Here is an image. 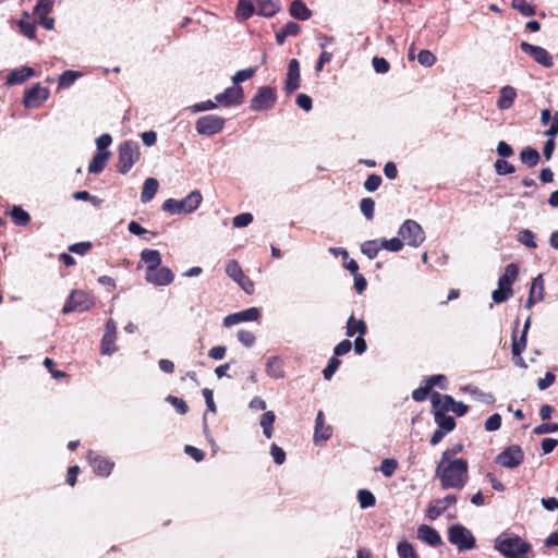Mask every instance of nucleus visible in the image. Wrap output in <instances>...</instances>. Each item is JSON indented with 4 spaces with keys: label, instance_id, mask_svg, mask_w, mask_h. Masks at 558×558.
<instances>
[{
    "label": "nucleus",
    "instance_id": "f257e3e1",
    "mask_svg": "<svg viewBox=\"0 0 558 558\" xmlns=\"http://www.w3.org/2000/svg\"><path fill=\"white\" fill-rule=\"evenodd\" d=\"M435 475L440 481L442 489H462L468 483L469 463L462 458L453 461L439 460Z\"/></svg>",
    "mask_w": 558,
    "mask_h": 558
},
{
    "label": "nucleus",
    "instance_id": "f03ea898",
    "mask_svg": "<svg viewBox=\"0 0 558 558\" xmlns=\"http://www.w3.org/2000/svg\"><path fill=\"white\" fill-rule=\"evenodd\" d=\"M494 548L504 558H527L532 545L515 534L502 533L496 537Z\"/></svg>",
    "mask_w": 558,
    "mask_h": 558
},
{
    "label": "nucleus",
    "instance_id": "7ed1b4c3",
    "mask_svg": "<svg viewBox=\"0 0 558 558\" xmlns=\"http://www.w3.org/2000/svg\"><path fill=\"white\" fill-rule=\"evenodd\" d=\"M203 201L198 190L192 191L182 199L168 198L162 204V210L171 215L190 214L196 210Z\"/></svg>",
    "mask_w": 558,
    "mask_h": 558
},
{
    "label": "nucleus",
    "instance_id": "20e7f679",
    "mask_svg": "<svg viewBox=\"0 0 558 558\" xmlns=\"http://www.w3.org/2000/svg\"><path fill=\"white\" fill-rule=\"evenodd\" d=\"M140 156V145L137 142L132 140L122 142L118 149V172L121 174H126L138 161Z\"/></svg>",
    "mask_w": 558,
    "mask_h": 558
},
{
    "label": "nucleus",
    "instance_id": "39448f33",
    "mask_svg": "<svg viewBox=\"0 0 558 558\" xmlns=\"http://www.w3.org/2000/svg\"><path fill=\"white\" fill-rule=\"evenodd\" d=\"M398 235L404 244L411 247H418L426 239L425 231L422 226L413 220L407 219L399 227Z\"/></svg>",
    "mask_w": 558,
    "mask_h": 558
},
{
    "label": "nucleus",
    "instance_id": "423d86ee",
    "mask_svg": "<svg viewBox=\"0 0 558 558\" xmlns=\"http://www.w3.org/2000/svg\"><path fill=\"white\" fill-rule=\"evenodd\" d=\"M448 541L456 545L460 551L472 549L476 539L473 534L462 524H453L448 530Z\"/></svg>",
    "mask_w": 558,
    "mask_h": 558
},
{
    "label": "nucleus",
    "instance_id": "0eeeda50",
    "mask_svg": "<svg viewBox=\"0 0 558 558\" xmlns=\"http://www.w3.org/2000/svg\"><path fill=\"white\" fill-rule=\"evenodd\" d=\"M277 101L276 89L271 86H260L251 99L250 109L254 112L269 110Z\"/></svg>",
    "mask_w": 558,
    "mask_h": 558
},
{
    "label": "nucleus",
    "instance_id": "6e6552de",
    "mask_svg": "<svg viewBox=\"0 0 558 558\" xmlns=\"http://www.w3.org/2000/svg\"><path fill=\"white\" fill-rule=\"evenodd\" d=\"M94 304L95 302L88 293L82 290H73L62 307V313L85 312L94 306Z\"/></svg>",
    "mask_w": 558,
    "mask_h": 558
},
{
    "label": "nucleus",
    "instance_id": "1a4fd4ad",
    "mask_svg": "<svg viewBox=\"0 0 558 558\" xmlns=\"http://www.w3.org/2000/svg\"><path fill=\"white\" fill-rule=\"evenodd\" d=\"M226 125V120L217 114H206L195 122L196 132L203 136H213L220 133Z\"/></svg>",
    "mask_w": 558,
    "mask_h": 558
},
{
    "label": "nucleus",
    "instance_id": "9d476101",
    "mask_svg": "<svg viewBox=\"0 0 558 558\" xmlns=\"http://www.w3.org/2000/svg\"><path fill=\"white\" fill-rule=\"evenodd\" d=\"M524 460V452L519 445H511L505 448L495 458V463L507 469L519 466Z\"/></svg>",
    "mask_w": 558,
    "mask_h": 558
},
{
    "label": "nucleus",
    "instance_id": "9b49d317",
    "mask_svg": "<svg viewBox=\"0 0 558 558\" xmlns=\"http://www.w3.org/2000/svg\"><path fill=\"white\" fill-rule=\"evenodd\" d=\"M226 274L234 280L245 293H254V282L245 276L240 264L235 259H230L227 263Z\"/></svg>",
    "mask_w": 558,
    "mask_h": 558
},
{
    "label": "nucleus",
    "instance_id": "f8f14e48",
    "mask_svg": "<svg viewBox=\"0 0 558 558\" xmlns=\"http://www.w3.org/2000/svg\"><path fill=\"white\" fill-rule=\"evenodd\" d=\"M521 50L533 58L535 62L542 66L549 69L554 66L551 54L543 47L522 41L520 44Z\"/></svg>",
    "mask_w": 558,
    "mask_h": 558
},
{
    "label": "nucleus",
    "instance_id": "ddd939ff",
    "mask_svg": "<svg viewBox=\"0 0 558 558\" xmlns=\"http://www.w3.org/2000/svg\"><path fill=\"white\" fill-rule=\"evenodd\" d=\"M243 99L244 90L241 86L236 85L230 86L215 96V100L225 107L241 105Z\"/></svg>",
    "mask_w": 558,
    "mask_h": 558
},
{
    "label": "nucleus",
    "instance_id": "4468645a",
    "mask_svg": "<svg viewBox=\"0 0 558 558\" xmlns=\"http://www.w3.org/2000/svg\"><path fill=\"white\" fill-rule=\"evenodd\" d=\"M145 279L156 287H166L173 282L174 275L169 267L159 266L155 270L146 272Z\"/></svg>",
    "mask_w": 558,
    "mask_h": 558
},
{
    "label": "nucleus",
    "instance_id": "2eb2a0df",
    "mask_svg": "<svg viewBox=\"0 0 558 558\" xmlns=\"http://www.w3.org/2000/svg\"><path fill=\"white\" fill-rule=\"evenodd\" d=\"M300 63L296 59H291L288 63L287 77L284 81V92L291 95L300 88Z\"/></svg>",
    "mask_w": 558,
    "mask_h": 558
},
{
    "label": "nucleus",
    "instance_id": "dca6fc26",
    "mask_svg": "<svg viewBox=\"0 0 558 558\" xmlns=\"http://www.w3.org/2000/svg\"><path fill=\"white\" fill-rule=\"evenodd\" d=\"M49 97L48 88L41 86L39 83L26 89L24 93L23 104L25 107H36Z\"/></svg>",
    "mask_w": 558,
    "mask_h": 558
},
{
    "label": "nucleus",
    "instance_id": "f3484780",
    "mask_svg": "<svg viewBox=\"0 0 558 558\" xmlns=\"http://www.w3.org/2000/svg\"><path fill=\"white\" fill-rule=\"evenodd\" d=\"M259 315L260 313L257 307H250L244 311L227 315L223 318V326L229 328L242 322H255L258 319Z\"/></svg>",
    "mask_w": 558,
    "mask_h": 558
},
{
    "label": "nucleus",
    "instance_id": "a211bd4d",
    "mask_svg": "<svg viewBox=\"0 0 558 558\" xmlns=\"http://www.w3.org/2000/svg\"><path fill=\"white\" fill-rule=\"evenodd\" d=\"M457 502L456 495H447L444 498H439L429 504L426 510V515L429 520H436L440 517L446 509Z\"/></svg>",
    "mask_w": 558,
    "mask_h": 558
},
{
    "label": "nucleus",
    "instance_id": "6ab92c4d",
    "mask_svg": "<svg viewBox=\"0 0 558 558\" xmlns=\"http://www.w3.org/2000/svg\"><path fill=\"white\" fill-rule=\"evenodd\" d=\"M117 338L116 323L110 318L106 323V330L101 339V354L111 355L117 348L113 345Z\"/></svg>",
    "mask_w": 558,
    "mask_h": 558
},
{
    "label": "nucleus",
    "instance_id": "aec40b11",
    "mask_svg": "<svg viewBox=\"0 0 558 558\" xmlns=\"http://www.w3.org/2000/svg\"><path fill=\"white\" fill-rule=\"evenodd\" d=\"M519 325V320L515 322L514 330L512 331V344H511V351L513 356H519L522 354V352L526 348V337L527 332L531 326V317L529 316L526 320L524 322L523 330L521 332V336L519 339H517L515 331Z\"/></svg>",
    "mask_w": 558,
    "mask_h": 558
},
{
    "label": "nucleus",
    "instance_id": "412c9836",
    "mask_svg": "<svg viewBox=\"0 0 558 558\" xmlns=\"http://www.w3.org/2000/svg\"><path fill=\"white\" fill-rule=\"evenodd\" d=\"M87 459L94 469V471L101 476H108L110 475L112 469H113V462L104 459L96 454L94 451H89L87 454Z\"/></svg>",
    "mask_w": 558,
    "mask_h": 558
},
{
    "label": "nucleus",
    "instance_id": "4be33fe9",
    "mask_svg": "<svg viewBox=\"0 0 558 558\" xmlns=\"http://www.w3.org/2000/svg\"><path fill=\"white\" fill-rule=\"evenodd\" d=\"M331 434V427L325 424L324 413L323 411H319L315 420L314 442L316 445L326 442L330 438Z\"/></svg>",
    "mask_w": 558,
    "mask_h": 558
},
{
    "label": "nucleus",
    "instance_id": "5701e85b",
    "mask_svg": "<svg viewBox=\"0 0 558 558\" xmlns=\"http://www.w3.org/2000/svg\"><path fill=\"white\" fill-rule=\"evenodd\" d=\"M417 537L423 543L436 547L442 544L439 533L432 526L422 524L417 529Z\"/></svg>",
    "mask_w": 558,
    "mask_h": 558
},
{
    "label": "nucleus",
    "instance_id": "b1692460",
    "mask_svg": "<svg viewBox=\"0 0 558 558\" xmlns=\"http://www.w3.org/2000/svg\"><path fill=\"white\" fill-rule=\"evenodd\" d=\"M34 75L35 71L33 68L22 66L9 73L5 84L9 86L22 84Z\"/></svg>",
    "mask_w": 558,
    "mask_h": 558
},
{
    "label": "nucleus",
    "instance_id": "393cba45",
    "mask_svg": "<svg viewBox=\"0 0 558 558\" xmlns=\"http://www.w3.org/2000/svg\"><path fill=\"white\" fill-rule=\"evenodd\" d=\"M256 14L265 17H271L281 8L280 0H255Z\"/></svg>",
    "mask_w": 558,
    "mask_h": 558
},
{
    "label": "nucleus",
    "instance_id": "a878e982",
    "mask_svg": "<svg viewBox=\"0 0 558 558\" xmlns=\"http://www.w3.org/2000/svg\"><path fill=\"white\" fill-rule=\"evenodd\" d=\"M517 98V90L510 85H506L499 90V98L497 100V107L500 110L510 109Z\"/></svg>",
    "mask_w": 558,
    "mask_h": 558
},
{
    "label": "nucleus",
    "instance_id": "bb28decb",
    "mask_svg": "<svg viewBox=\"0 0 558 558\" xmlns=\"http://www.w3.org/2000/svg\"><path fill=\"white\" fill-rule=\"evenodd\" d=\"M453 404L454 399L450 395L432 393V412L441 411L446 413L451 411Z\"/></svg>",
    "mask_w": 558,
    "mask_h": 558
},
{
    "label": "nucleus",
    "instance_id": "cd10ccee",
    "mask_svg": "<svg viewBox=\"0 0 558 558\" xmlns=\"http://www.w3.org/2000/svg\"><path fill=\"white\" fill-rule=\"evenodd\" d=\"M141 262L146 264V272L161 266V254L158 250L144 248L141 252Z\"/></svg>",
    "mask_w": 558,
    "mask_h": 558
},
{
    "label": "nucleus",
    "instance_id": "c85d7f7f",
    "mask_svg": "<svg viewBox=\"0 0 558 558\" xmlns=\"http://www.w3.org/2000/svg\"><path fill=\"white\" fill-rule=\"evenodd\" d=\"M266 373L269 377L280 379L284 377L283 361L280 356L274 355L267 360Z\"/></svg>",
    "mask_w": 558,
    "mask_h": 558
},
{
    "label": "nucleus",
    "instance_id": "c756f323",
    "mask_svg": "<svg viewBox=\"0 0 558 558\" xmlns=\"http://www.w3.org/2000/svg\"><path fill=\"white\" fill-rule=\"evenodd\" d=\"M110 157H111V151H97L93 156V158L88 165V172L94 173V174L100 173L105 169Z\"/></svg>",
    "mask_w": 558,
    "mask_h": 558
},
{
    "label": "nucleus",
    "instance_id": "7c9ffc66",
    "mask_svg": "<svg viewBox=\"0 0 558 558\" xmlns=\"http://www.w3.org/2000/svg\"><path fill=\"white\" fill-rule=\"evenodd\" d=\"M256 13L255 0H239L235 16L238 20L246 21Z\"/></svg>",
    "mask_w": 558,
    "mask_h": 558
},
{
    "label": "nucleus",
    "instance_id": "2f4dec72",
    "mask_svg": "<svg viewBox=\"0 0 558 558\" xmlns=\"http://www.w3.org/2000/svg\"><path fill=\"white\" fill-rule=\"evenodd\" d=\"M365 336L367 333V326L363 319H355L351 315L347 320L345 335L348 337H354L355 335Z\"/></svg>",
    "mask_w": 558,
    "mask_h": 558
},
{
    "label": "nucleus",
    "instance_id": "473e14b6",
    "mask_svg": "<svg viewBox=\"0 0 558 558\" xmlns=\"http://www.w3.org/2000/svg\"><path fill=\"white\" fill-rule=\"evenodd\" d=\"M289 13L292 17L300 21H307L312 16V11L302 0H293L290 4Z\"/></svg>",
    "mask_w": 558,
    "mask_h": 558
},
{
    "label": "nucleus",
    "instance_id": "72a5a7b5",
    "mask_svg": "<svg viewBox=\"0 0 558 558\" xmlns=\"http://www.w3.org/2000/svg\"><path fill=\"white\" fill-rule=\"evenodd\" d=\"M301 32V26L293 22V21H289L281 29H279L277 33H276V41L278 45H283L287 37L289 36H298Z\"/></svg>",
    "mask_w": 558,
    "mask_h": 558
},
{
    "label": "nucleus",
    "instance_id": "f704fd0d",
    "mask_svg": "<svg viewBox=\"0 0 558 558\" xmlns=\"http://www.w3.org/2000/svg\"><path fill=\"white\" fill-rule=\"evenodd\" d=\"M519 274V268L515 264L511 263L506 266L505 272L498 279V286L500 287H511L515 281Z\"/></svg>",
    "mask_w": 558,
    "mask_h": 558
},
{
    "label": "nucleus",
    "instance_id": "c9c22d12",
    "mask_svg": "<svg viewBox=\"0 0 558 558\" xmlns=\"http://www.w3.org/2000/svg\"><path fill=\"white\" fill-rule=\"evenodd\" d=\"M434 420L438 428L450 433L456 428V421L452 416L442 413L441 411H434Z\"/></svg>",
    "mask_w": 558,
    "mask_h": 558
},
{
    "label": "nucleus",
    "instance_id": "e433bc0d",
    "mask_svg": "<svg viewBox=\"0 0 558 558\" xmlns=\"http://www.w3.org/2000/svg\"><path fill=\"white\" fill-rule=\"evenodd\" d=\"M539 159L541 155L538 150L531 146L524 147L520 153V161L530 168L535 167L539 162Z\"/></svg>",
    "mask_w": 558,
    "mask_h": 558
},
{
    "label": "nucleus",
    "instance_id": "4c0bfd02",
    "mask_svg": "<svg viewBox=\"0 0 558 558\" xmlns=\"http://www.w3.org/2000/svg\"><path fill=\"white\" fill-rule=\"evenodd\" d=\"M158 186H159V183H158L157 179H155V178L146 179L143 184V189H142V193H141V201L143 203L150 202L154 198V196L158 190Z\"/></svg>",
    "mask_w": 558,
    "mask_h": 558
},
{
    "label": "nucleus",
    "instance_id": "58836bf2",
    "mask_svg": "<svg viewBox=\"0 0 558 558\" xmlns=\"http://www.w3.org/2000/svg\"><path fill=\"white\" fill-rule=\"evenodd\" d=\"M276 421V414L274 411H266L259 420V425L263 428V434L267 439L272 437L274 423Z\"/></svg>",
    "mask_w": 558,
    "mask_h": 558
},
{
    "label": "nucleus",
    "instance_id": "ea45409f",
    "mask_svg": "<svg viewBox=\"0 0 558 558\" xmlns=\"http://www.w3.org/2000/svg\"><path fill=\"white\" fill-rule=\"evenodd\" d=\"M9 215L12 218L13 222L20 227H25L31 221L29 214L19 205H14L12 209L9 211Z\"/></svg>",
    "mask_w": 558,
    "mask_h": 558
},
{
    "label": "nucleus",
    "instance_id": "a19ab883",
    "mask_svg": "<svg viewBox=\"0 0 558 558\" xmlns=\"http://www.w3.org/2000/svg\"><path fill=\"white\" fill-rule=\"evenodd\" d=\"M380 250L381 246L378 239L367 240L361 244V252L366 255L368 259L376 258Z\"/></svg>",
    "mask_w": 558,
    "mask_h": 558
},
{
    "label": "nucleus",
    "instance_id": "79ce46f5",
    "mask_svg": "<svg viewBox=\"0 0 558 558\" xmlns=\"http://www.w3.org/2000/svg\"><path fill=\"white\" fill-rule=\"evenodd\" d=\"M379 241H380L381 250H387V251L393 252V253L400 252L404 246V243L399 235L396 238H391L389 240L380 239Z\"/></svg>",
    "mask_w": 558,
    "mask_h": 558
},
{
    "label": "nucleus",
    "instance_id": "37998d69",
    "mask_svg": "<svg viewBox=\"0 0 558 558\" xmlns=\"http://www.w3.org/2000/svg\"><path fill=\"white\" fill-rule=\"evenodd\" d=\"M517 241L529 248H536L535 234L530 229L521 230L517 235Z\"/></svg>",
    "mask_w": 558,
    "mask_h": 558
},
{
    "label": "nucleus",
    "instance_id": "c03bdc74",
    "mask_svg": "<svg viewBox=\"0 0 558 558\" xmlns=\"http://www.w3.org/2000/svg\"><path fill=\"white\" fill-rule=\"evenodd\" d=\"M399 558H418L413 545L408 541H401L397 545Z\"/></svg>",
    "mask_w": 558,
    "mask_h": 558
},
{
    "label": "nucleus",
    "instance_id": "a18cd8bd",
    "mask_svg": "<svg viewBox=\"0 0 558 558\" xmlns=\"http://www.w3.org/2000/svg\"><path fill=\"white\" fill-rule=\"evenodd\" d=\"M357 500L362 509H367L376 504V498L371 490L360 489L357 492Z\"/></svg>",
    "mask_w": 558,
    "mask_h": 558
},
{
    "label": "nucleus",
    "instance_id": "49530a36",
    "mask_svg": "<svg viewBox=\"0 0 558 558\" xmlns=\"http://www.w3.org/2000/svg\"><path fill=\"white\" fill-rule=\"evenodd\" d=\"M25 19L19 21L17 25L21 33L29 39H34L36 35V26L33 22L28 21V14L24 13Z\"/></svg>",
    "mask_w": 558,
    "mask_h": 558
},
{
    "label": "nucleus",
    "instance_id": "de8ad7c7",
    "mask_svg": "<svg viewBox=\"0 0 558 558\" xmlns=\"http://www.w3.org/2000/svg\"><path fill=\"white\" fill-rule=\"evenodd\" d=\"M511 7L524 16H533L536 12L535 7L530 4L526 0H512Z\"/></svg>",
    "mask_w": 558,
    "mask_h": 558
},
{
    "label": "nucleus",
    "instance_id": "09e8293b",
    "mask_svg": "<svg viewBox=\"0 0 558 558\" xmlns=\"http://www.w3.org/2000/svg\"><path fill=\"white\" fill-rule=\"evenodd\" d=\"M81 76V73L73 70L64 71L58 80L59 87H70L77 77Z\"/></svg>",
    "mask_w": 558,
    "mask_h": 558
},
{
    "label": "nucleus",
    "instance_id": "8fccbe9b",
    "mask_svg": "<svg viewBox=\"0 0 558 558\" xmlns=\"http://www.w3.org/2000/svg\"><path fill=\"white\" fill-rule=\"evenodd\" d=\"M360 209H361V213L363 214V216L367 220H372L374 218V213H375V202H374V199L371 198V197L362 198L361 203H360Z\"/></svg>",
    "mask_w": 558,
    "mask_h": 558
},
{
    "label": "nucleus",
    "instance_id": "3c124183",
    "mask_svg": "<svg viewBox=\"0 0 558 558\" xmlns=\"http://www.w3.org/2000/svg\"><path fill=\"white\" fill-rule=\"evenodd\" d=\"M513 294V290L511 287L505 288L498 286L496 290L493 291L492 298L495 303L500 304L506 302Z\"/></svg>",
    "mask_w": 558,
    "mask_h": 558
},
{
    "label": "nucleus",
    "instance_id": "603ef678",
    "mask_svg": "<svg viewBox=\"0 0 558 558\" xmlns=\"http://www.w3.org/2000/svg\"><path fill=\"white\" fill-rule=\"evenodd\" d=\"M529 293L536 294L538 300H544V279L542 274L532 280Z\"/></svg>",
    "mask_w": 558,
    "mask_h": 558
},
{
    "label": "nucleus",
    "instance_id": "864d4df0",
    "mask_svg": "<svg viewBox=\"0 0 558 558\" xmlns=\"http://www.w3.org/2000/svg\"><path fill=\"white\" fill-rule=\"evenodd\" d=\"M340 365H341V361L338 357H336V356L330 357L328 361V364L323 369L324 378L326 380H330Z\"/></svg>",
    "mask_w": 558,
    "mask_h": 558
},
{
    "label": "nucleus",
    "instance_id": "5fc2aeb1",
    "mask_svg": "<svg viewBox=\"0 0 558 558\" xmlns=\"http://www.w3.org/2000/svg\"><path fill=\"white\" fill-rule=\"evenodd\" d=\"M52 10V2L50 0H37L34 8V15L41 17L48 15Z\"/></svg>",
    "mask_w": 558,
    "mask_h": 558
},
{
    "label": "nucleus",
    "instance_id": "6e6d98bb",
    "mask_svg": "<svg viewBox=\"0 0 558 558\" xmlns=\"http://www.w3.org/2000/svg\"><path fill=\"white\" fill-rule=\"evenodd\" d=\"M495 171L497 174L499 175H507V174H511L514 172V167L509 163L507 160H505L504 158L501 159H497L495 161Z\"/></svg>",
    "mask_w": 558,
    "mask_h": 558
},
{
    "label": "nucleus",
    "instance_id": "4d7b16f0",
    "mask_svg": "<svg viewBox=\"0 0 558 558\" xmlns=\"http://www.w3.org/2000/svg\"><path fill=\"white\" fill-rule=\"evenodd\" d=\"M255 68L240 70L232 76V82L234 85L240 86V83L251 78L255 74Z\"/></svg>",
    "mask_w": 558,
    "mask_h": 558
},
{
    "label": "nucleus",
    "instance_id": "13d9d810",
    "mask_svg": "<svg viewBox=\"0 0 558 558\" xmlns=\"http://www.w3.org/2000/svg\"><path fill=\"white\" fill-rule=\"evenodd\" d=\"M398 466V463L395 459H384L380 464V472L386 476L390 477L393 475Z\"/></svg>",
    "mask_w": 558,
    "mask_h": 558
},
{
    "label": "nucleus",
    "instance_id": "bf43d9fd",
    "mask_svg": "<svg viewBox=\"0 0 558 558\" xmlns=\"http://www.w3.org/2000/svg\"><path fill=\"white\" fill-rule=\"evenodd\" d=\"M166 401L173 405L179 414H185L189 411L186 402L179 397L170 395L166 398Z\"/></svg>",
    "mask_w": 558,
    "mask_h": 558
},
{
    "label": "nucleus",
    "instance_id": "052dcab7",
    "mask_svg": "<svg viewBox=\"0 0 558 558\" xmlns=\"http://www.w3.org/2000/svg\"><path fill=\"white\" fill-rule=\"evenodd\" d=\"M417 61L421 65L430 68L435 64L436 57L429 50L423 49L417 54Z\"/></svg>",
    "mask_w": 558,
    "mask_h": 558
},
{
    "label": "nucleus",
    "instance_id": "680f3d73",
    "mask_svg": "<svg viewBox=\"0 0 558 558\" xmlns=\"http://www.w3.org/2000/svg\"><path fill=\"white\" fill-rule=\"evenodd\" d=\"M236 337L238 340L246 348H252L256 341L254 333L244 329L239 330Z\"/></svg>",
    "mask_w": 558,
    "mask_h": 558
},
{
    "label": "nucleus",
    "instance_id": "e2e57ef3",
    "mask_svg": "<svg viewBox=\"0 0 558 558\" xmlns=\"http://www.w3.org/2000/svg\"><path fill=\"white\" fill-rule=\"evenodd\" d=\"M217 106H218V102L216 100L213 101V100L208 99L205 101L194 104L193 106L190 107V110H191V112L196 113V112L216 109Z\"/></svg>",
    "mask_w": 558,
    "mask_h": 558
},
{
    "label": "nucleus",
    "instance_id": "0e129e2a",
    "mask_svg": "<svg viewBox=\"0 0 558 558\" xmlns=\"http://www.w3.org/2000/svg\"><path fill=\"white\" fill-rule=\"evenodd\" d=\"M383 179L378 174H369L367 179L364 181V189L367 192H375L381 184Z\"/></svg>",
    "mask_w": 558,
    "mask_h": 558
},
{
    "label": "nucleus",
    "instance_id": "69168bd1",
    "mask_svg": "<svg viewBox=\"0 0 558 558\" xmlns=\"http://www.w3.org/2000/svg\"><path fill=\"white\" fill-rule=\"evenodd\" d=\"M463 450V445L458 442L441 453V461H453L454 457Z\"/></svg>",
    "mask_w": 558,
    "mask_h": 558
},
{
    "label": "nucleus",
    "instance_id": "338daca9",
    "mask_svg": "<svg viewBox=\"0 0 558 558\" xmlns=\"http://www.w3.org/2000/svg\"><path fill=\"white\" fill-rule=\"evenodd\" d=\"M425 383H427L432 389L435 386L439 387L442 390L447 389V377L441 374L429 376L428 378L425 379Z\"/></svg>",
    "mask_w": 558,
    "mask_h": 558
},
{
    "label": "nucleus",
    "instance_id": "774afa93",
    "mask_svg": "<svg viewBox=\"0 0 558 558\" xmlns=\"http://www.w3.org/2000/svg\"><path fill=\"white\" fill-rule=\"evenodd\" d=\"M556 432H558V423H542L533 429L535 435H545Z\"/></svg>",
    "mask_w": 558,
    "mask_h": 558
}]
</instances>
